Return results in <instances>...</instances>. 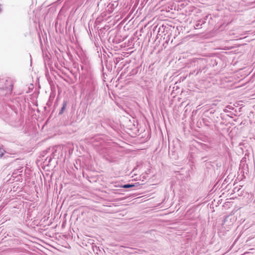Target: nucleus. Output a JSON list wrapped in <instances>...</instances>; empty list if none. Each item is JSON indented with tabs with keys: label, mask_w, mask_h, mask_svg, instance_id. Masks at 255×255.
<instances>
[{
	"label": "nucleus",
	"mask_w": 255,
	"mask_h": 255,
	"mask_svg": "<svg viewBox=\"0 0 255 255\" xmlns=\"http://www.w3.org/2000/svg\"><path fill=\"white\" fill-rule=\"evenodd\" d=\"M63 145H58L52 148L51 151L52 153L51 154L52 155L53 158L57 159L56 161L57 162L58 161H64L63 158Z\"/></svg>",
	"instance_id": "obj_2"
},
{
	"label": "nucleus",
	"mask_w": 255,
	"mask_h": 255,
	"mask_svg": "<svg viewBox=\"0 0 255 255\" xmlns=\"http://www.w3.org/2000/svg\"><path fill=\"white\" fill-rule=\"evenodd\" d=\"M132 185H133V187H137L139 186H140V184L139 183V182H136L134 184H132Z\"/></svg>",
	"instance_id": "obj_11"
},
{
	"label": "nucleus",
	"mask_w": 255,
	"mask_h": 255,
	"mask_svg": "<svg viewBox=\"0 0 255 255\" xmlns=\"http://www.w3.org/2000/svg\"><path fill=\"white\" fill-rule=\"evenodd\" d=\"M63 7H64V5L62 7V8H61V10L60 11V13H59V14L58 15V17H60V15L62 14Z\"/></svg>",
	"instance_id": "obj_15"
},
{
	"label": "nucleus",
	"mask_w": 255,
	"mask_h": 255,
	"mask_svg": "<svg viewBox=\"0 0 255 255\" xmlns=\"http://www.w3.org/2000/svg\"><path fill=\"white\" fill-rule=\"evenodd\" d=\"M1 11V9L0 8V12Z\"/></svg>",
	"instance_id": "obj_23"
},
{
	"label": "nucleus",
	"mask_w": 255,
	"mask_h": 255,
	"mask_svg": "<svg viewBox=\"0 0 255 255\" xmlns=\"http://www.w3.org/2000/svg\"><path fill=\"white\" fill-rule=\"evenodd\" d=\"M113 63V61H109V64H108V63L106 64L107 68L109 70H110V69L112 70V64H111V63Z\"/></svg>",
	"instance_id": "obj_6"
},
{
	"label": "nucleus",
	"mask_w": 255,
	"mask_h": 255,
	"mask_svg": "<svg viewBox=\"0 0 255 255\" xmlns=\"http://www.w3.org/2000/svg\"><path fill=\"white\" fill-rule=\"evenodd\" d=\"M206 158H207L206 156L203 157L202 158V160H204V161H206L207 160H206Z\"/></svg>",
	"instance_id": "obj_16"
},
{
	"label": "nucleus",
	"mask_w": 255,
	"mask_h": 255,
	"mask_svg": "<svg viewBox=\"0 0 255 255\" xmlns=\"http://www.w3.org/2000/svg\"><path fill=\"white\" fill-rule=\"evenodd\" d=\"M119 62V59L118 58H116L115 60H114L113 62H114L115 64H117Z\"/></svg>",
	"instance_id": "obj_13"
},
{
	"label": "nucleus",
	"mask_w": 255,
	"mask_h": 255,
	"mask_svg": "<svg viewBox=\"0 0 255 255\" xmlns=\"http://www.w3.org/2000/svg\"><path fill=\"white\" fill-rule=\"evenodd\" d=\"M50 148H48L47 150L43 151V153H45V154H46V153L47 152H48L49 151H50Z\"/></svg>",
	"instance_id": "obj_14"
},
{
	"label": "nucleus",
	"mask_w": 255,
	"mask_h": 255,
	"mask_svg": "<svg viewBox=\"0 0 255 255\" xmlns=\"http://www.w3.org/2000/svg\"><path fill=\"white\" fill-rule=\"evenodd\" d=\"M64 204V200H63L62 202H61V207L63 206V205Z\"/></svg>",
	"instance_id": "obj_19"
},
{
	"label": "nucleus",
	"mask_w": 255,
	"mask_h": 255,
	"mask_svg": "<svg viewBox=\"0 0 255 255\" xmlns=\"http://www.w3.org/2000/svg\"><path fill=\"white\" fill-rule=\"evenodd\" d=\"M61 227H62V228H63V227H64V221H63V222H62V223H61Z\"/></svg>",
	"instance_id": "obj_17"
},
{
	"label": "nucleus",
	"mask_w": 255,
	"mask_h": 255,
	"mask_svg": "<svg viewBox=\"0 0 255 255\" xmlns=\"http://www.w3.org/2000/svg\"><path fill=\"white\" fill-rule=\"evenodd\" d=\"M206 61L204 59L195 58L192 59L189 64L188 67L192 68L197 69L196 75H197L200 72L206 68Z\"/></svg>",
	"instance_id": "obj_1"
},
{
	"label": "nucleus",
	"mask_w": 255,
	"mask_h": 255,
	"mask_svg": "<svg viewBox=\"0 0 255 255\" xmlns=\"http://www.w3.org/2000/svg\"><path fill=\"white\" fill-rule=\"evenodd\" d=\"M52 155L50 153V156H47L45 159H44V161H43V163L45 165L48 166L51 161L52 159H53V157L52 156Z\"/></svg>",
	"instance_id": "obj_3"
},
{
	"label": "nucleus",
	"mask_w": 255,
	"mask_h": 255,
	"mask_svg": "<svg viewBox=\"0 0 255 255\" xmlns=\"http://www.w3.org/2000/svg\"><path fill=\"white\" fill-rule=\"evenodd\" d=\"M63 111H64V104H63L62 107H61V109L59 112V114L60 115L62 114L63 113Z\"/></svg>",
	"instance_id": "obj_12"
},
{
	"label": "nucleus",
	"mask_w": 255,
	"mask_h": 255,
	"mask_svg": "<svg viewBox=\"0 0 255 255\" xmlns=\"http://www.w3.org/2000/svg\"><path fill=\"white\" fill-rule=\"evenodd\" d=\"M227 111H228L227 110H226V109L224 110L225 112H227Z\"/></svg>",
	"instance_id": "obj_20"
},
{
	"label": "nucleus",
	"mask_w": 255,
	"mask_h": 255,
	"mask_svg": "<svg viewBox=\"0 0 255 255\" xmlns=\"http://www.w3.org/2000/svg\"><path fill=\"white\" fill-rule=\"evenodd\" d=\"M197 69H194L192 72H190L189 74V76H190L192 75L195 74L196 75V73L197 72Z\"/></svg>",
	"instance_id": "obj_9"
},
{
	"label": "nucleus",
	"mask_w": 255,
	"mask_h": 255,
	"mask_svg": "<svg viewBox=\"0 0 255 255\" xmlns=\"http://www.w3.org/2000/svg\"><path fill=\"white\" fill-rule=\"evenodd\" d=\"M62 188V185H61V189H60V191H59V194H60V193H61Z\"/></svg>",
	"instance_id": "obj_18"
},
{
	"label": "nucleus",
	"mask_w": 255,
	"mask_h": 255,
	"mask_svg": "<svg viewBox=\"0 0 255 255\" xmlns=\"http://www.w3.org/2000/svg\"><path fill=\"white\" fill-rule=\"evenodd\" d=\"M202 121L205 126L208 127H210L211 126V122H209L207 119L203 118Z\"/></svg>",
	"instance_id": "obj_5"
},
{
	"label": "nucleus",
	"mask_w": 255,
	"mask_h": 255,
	"mask_svg": "<svg viewBox=\"0 0 255 255\" xmlns=\"http://www.w3.org/2000/svg\"><path fill=\"white\" fill-rule=\"evenodd\" d=\"M115 186L116 187H122V188H129L133 187L132 184H126L123 185H116Z\"/></svg>",
	"instance_id": "obj_4"
},
{
	"label": "nucleus",
	"mask_w": 255,
	"mask_h": 255,
	"mask_svg": "<svg viewBox=\"0 0 255 255\" xmlns=\"http://www.w3.org/2000/svg\"><path fill=\"white\" fill-rule=\"evenodd\" d=\"M4 152L5 151L3 148H0V157H1L3 155Z\"/></svg>",
	"instance_id": "obj_10"
},
{
	"label": "nucleus",
	"mask_w": 255,
	"mask_h": 255,
	"mask_svg": "<svg viewBox=\"0 0 255 255\" xmlns=\"http://www.w3.org/2000/svg\"><path fill=\"white\" fill-rule=\"evenodd\" d=\"M64 68H65V69H66L68 71H69V69H67V68H66V67H64Z\"/></svg>",
	"instance_id": "obj_21"
},
{
	"label": "nucleus",
	"mask_w": 255,
	"mask_h": 255,
	"mask_svg": "<svg viewBox=\"0 0 255 255\" xmlns=\"http://www.w3.org/2000/svg\"><path fill=\"white\" fill-rule=\"evenodd\" d=\"M138 72V68H136L132 70V71L130 72V75H134V74H136Z\"/></svg>",
	"instance_id": "obj_8"
},
{
	"label": "nucleus",
	"mask_w": 255,
	"mask_h": 255,
	"mask_svg": "<svg viewBox=\"0 0 255 255\" xmlns=\"http://www.w3.org/2000/svg\"><path fill=\"white\" fill-rule=\"evenodd\" d=\"M201 20H199V21H198L197 23L196 24V27H197V28H199L200 26H201L202 24H203L204 22H205L204 21H203L202 23H201Z\"/></svg>",
	"instance_id": "obj_7"
},
{
	"label": "nucleus",
	"mask_w": 255,
	"mask_h": 255,
	"mask_svg": "<svg viewBox=\"0 0 255 255\" xmlns=\"http://www.w3.org/2000/svg\"><path fill=\"white\" fill-rule=\"evenodd\" d=\"M67 55H68V56H69V58L70 59V56L69 55V53H67Z\"/></svg>",
	"instance_id": "obj_22"
}]
</instances>
